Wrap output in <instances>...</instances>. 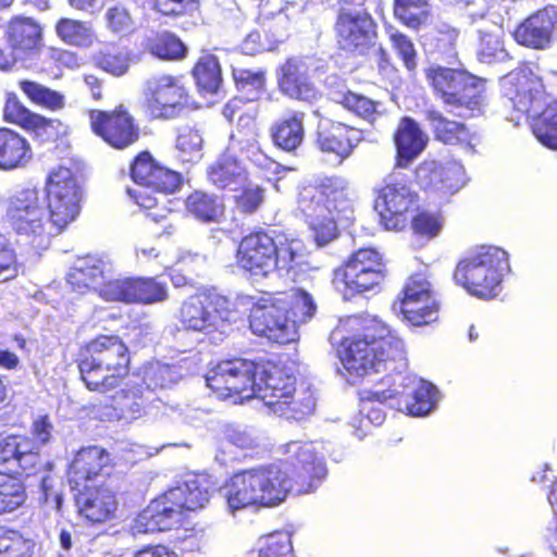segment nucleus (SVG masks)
I'll use <instances>...</instances> for the list:
<instances>
[{"label": "nucleus", "instance_id": "obj_1", "mask_svg": "<svg viewBox=\"0 0 557 557\" xmlns=\"http://www.w3.org/2000/svg\"><path fill=\"white\" fill-rule=\"evenodd\" d=\"M322 450L318 442H292L286 445L288 460L234 473L222 487L228 510L275 507L285 502L294 488L299 494L312 492L315 480L326 473Z\"/></svg>", "mask_w": 557, "mask_h": 557}, {"label": "nucleus", "instance_id": "obj_2", "mask_svg": "<svg viewBox=\"0 0 557 557\" xmlns=\"http://www.w3.org/2000/svg\"><path fill=\"white\" fill-rule=\"evenodd\" d=\"M341 339L338 356L344 368L355 377L379 372L391 361H403V341L375 315H351L341 319L332 332Z\"/></svg>", "mask_w": 557, "mask_h": 557}, {"label": "nucleus", "instance_id": "obj_3", "mask_svg": "<svg viewBox=\"0 0 557 557\" xmlns=\"http://www.w3.org/2000/svg\"><path fill=\"white\" fill-rule=\"evenodd\" d=\"M500 85L511 106L533 117V134L539 141L557 150V100H549L542 79L523 67L503 77Z\"/></svg>", "mask_w": 557, "mask_h": 557}, {"label": "nucleus", "instance_id": "obj_4", "mask_svg": "<svg viewBox=\"0 0 557 557\" xmlns=\"http://www.w3.org/2000/svg\"><path fill=\"white\" fill-rule=\"evenodd\" d=\"M87 352L88 357L79 363V371L88 389L111 391L128 373V348L119 336L96 337L87 345Z\"/></svg>", "mask_w": 557, "mask_h": 557}, {"label": "nucleus", "instance_id": "obj_5", "mask_svg": "<svg viewBox=\"0 0 557 557\" xmlns=\"http://www.w3.org/2000/svg\"><path fill=\"white\" fill-rule=\"evenodd\" d=\"M345 202V184L338 178H326L320 185H309L300 190L298 209L318 246L327 245L337 236L336 216Z\"/></svg>", "mask_w": 557, "mask_h": 557}, {"label": "nucleus", "instance_id": "obj_6", "mask_svg": "<svg viewBox=\"0 0 557 557\" xmlns=\"http://www.w3.org/2000/svg\"><path fill=\"white\" fill-rule=\"evenodd\" d=\"M509 270L507 252L498 247L482 246L468 252L457 264L454 278L479 298L497 295L504 273Z\"/></svg>", "mask_w": 557, "mask_h": 557}, {"label": "nucleus", "instance_id": "obj_7", "mask_svg": "<svg viewBox=\"0 0 557 557\" xmlns=\"http://www.w3.org/2000/svg\"><path fill=\"white\" fill-rule=\"evenodd\" d=\"M5 220L12 230L25 236L36 249L49 246L53 230L47 228L46 212L37 189L26 188L14 194L9 199Z\"/></svg>", "mask_w": 557, "mask_h": 557}, {"label": "nucleus", "instance_id": "obj_8", "mask_svg": "<svg viewBox=\"0 0 557 557\" xmlns=\"http://www.w3.org/2000/svg\"><path fill=\"white\" fill-rule=\"evenodd\" d=\"M50 228L62 232L81 212L83 190L71 169L58 166L50 171L45 184Z\"/></svg>", "mask_w": 557, "mask_h": 557}, {"label": "nucleus", "instance_id": "obj_9", "mask_svg": "<svg viewBox=\"0 0 557 557\" xmlns=\"http://www.w3.org/2000/svg\"><path fill=\"white\" fill-rule=\"evenodd\" d=\"M236 315L228 298L207 292L186 299L181 306L178 320L188 331L224 333L228 324L236 320Z\"/></svg>", "mask_w": 557, "mask_h": 557}, {"label": "nucleus", "instance_id": "obj_10", "mask_svg": "<svg viewBox=\"0 0 557 557\" xmlns=\"http://www.w3.org/2000/svg\"><path fill=\"white\" fill-rule=\"evenodd\" d=\"M425 77L434 91L451 110L480 111L483 103L481 90L467 73L455 69L432 65L425 70Z\"/></svg>", "mask_w": 557, "mask_h": 557}, {"label": "nucleus", "instance_id": "obj_11", "mask_svg": "<svg viewBox=\"0 0 557 557\" xmlns=\"http://www.w3.org/2000/svg\"><path fill=\"white\" fill-rule=\"evenodd\" d=\"M261 363L236 358L223 360L211 368L207 375V386L218 397L239 396L242 399L256 397Z\"/></svg>", "mask_w": 557, "mask_h": 557}, {"label": "nucleus", "instance_id": "obj_12", "mask_svg": "<svg viewBox=\"0 0 557 557\" xmlns=\"http://www.w3.org/2000/svg\"><path fill=\"white\" fill-rule=\"evenodd\" d=\"M131 172L137 187L128 188L127 193L144 209H152L158 202L149 189L172 194L182 181L177 172L161 166L148 152H141L135 159Z\"/></svg>", "mask_w": 557, "mask_h": 557}, {"label": "nucleus", "instance_id": "obj_13", "mask_svg": "<svg viewBox=\"0 0 557 557\" xmlns=\"http://www.w3.org/2000/svg\"><path fill=\"white\" fill-rule=\"evenodd\" d=\"M250 329L270 341L286 344L298 338L297 321L287 314L283 298L256 304L250 311Z\"/></svg>", "mask_w": 557, "mask_h": 557}, {"label": "nucleus", "instance_id": "obj_14", "mask_svg": "<svg viewBox=\"0 0 557 557\" xmlns=\"http://www.w3.org/2000/svg\"><path fill=\"white\" fill-rule=\"evenodd\" d=\"M418 195L396 175H389L377 190L375 209L386 230L398 231L406 226L405 213L417 205Z\"/></svg>", "mask_w": 557, "mask_h": 557}, {"label": "nucleus", "instance_id": "obj_15", "mask_svg": "<svg viewBox=\"0 0 557 557\" xmlns=\"http://www.w3.org/2000/svg\"><path fill=\"white\" fill-rule=\"evenodd\" d=\"M146 107L154 119H171L182 108L187 92L177 76L158 74L146 82Z\"/></svg>", "mask_w": 557, "mask_h": 557}, {"label": "nucleus", "instance_id": "obj_16", "mask_svg": "<svg viewBox=\"0 0 557 557\" xmlns=\"http://www.w3.org/2000/svg\"><path fill=\"white\" fill-rule=\"evenodd\" d=\"M400 311L414 326L426 325L437 320L438 302L423 274L412 275L408 280L404 287Z\"/></svg>", "mask_w": 557, "mask_h": 557}, {"label": "nucleus", "instance_id": "obj_17", "mask_svg": "<svg viewBox=\"0 0 557 557\" xmlns=\"http://www.w3.org/2000/svg\"><path fill=\"white\" fill-rule=\"evenodd\" d=\"M89 120L94 133L113 148L124 149L138 139V128L123 106L112 112L92 110Z\"/></svg>", "mask_w": 557, "mask_h": 557}, {"label": "nucleus", "instance_id": "obj_18", "mask_svg": "<svg viewBox=\"0 0 557 557\" xmlns=\"http://www.w3.org/2000/svg\"><path fill=\"white\" fill-rule=\"evenodd\" d=\"M384 263L379 251L364 248L356 251L347 261L343 281L351 293H363L384 280Z\"/></svg>", "mask_w": 557, "mask_h": 557}, {"label": "nucleus", "instance_id": "obj_19", "mask_svg": "<svg viewBox=\"0 0 557 557\" xmlns=\"http://www.w3.org/2000/svg\"><path fill=\"white\" fill-rule=\"evenodd\" d=\"M416 180L421 188L442 197L459 191L467 183L463 166L457 161L442 164L434 160L422 162L416 170Z\"/></svg>", "mask_w": 557, "mask_h": 557}, {"label": "nucleus", "instance_id": "obj_20", "mask_svg": "<svg viewBox=\"0 0 557 557\" xmlns=\"http://www.w3.org/2000/svg\"><path fill=\"white\" fill-rule=\"evenodd\" d=\"M336 38L344 50L366 48L375 35V24L366 10L341 8L335 23Z\"/></svg>", "mask_w": 557, "mask_h": 557}, {"label": "nucleus", "instance_id": "obj_21", "mask_svg": "<svg viewBox=\"0 0 557 557\" xmlns=\"http://www.w3.org/2000/svg\"><path fill=\"white\" fill-rule=\"evenodd\" d=\"M275 242L267 233L257 232L242 239L237 249V263L252 275L267 276L275 271Z\"/></svg>", "mask_w": 557, "mask_h": 557}, {"label": "nucleus", "instance_id": "obj_22", "mask_svg": "<svg viewBox=\"0 0 557 557\" xmlns=\"http://www.w3.org/2000/svg\"><path fill=\"white\" fill-rule=\"evenodd\" d=\"M401 389L393 388L395 406L399 411L410 416L423 417L429 414L436 406L438 391L434 385L416 377H405L398 384Z\"/></svg>", "mask_w": 557, "mask_h": 557}, {"label": "nucleus", "instance_id": "obj_23", "mask_svg": "<svg viewBox=\"0 0 557 557\" xmlns=\"http://www.w3.org/2000/svg\"><path fill=\"white\" fill-rule=\"evenodd\" d=\"M256 398L263 400L273 412L283 411L285 397H292L296 392L295 377L273 363H261Z\"/></svg>", "mask_w": 557, "mask_h": 557}, {"label": "nucleus", "instance_id": "obj_24", "mask_svg": "<svg viewBox=\"0 0 557 557\" xmlns=\"http://www.w3.org/2000/svg\"><path fill=\"white\" fill-rule=\"evenodd\" d=\"M214 491L211 479L206 474L188 475L186 480L164 493L165 499L173 509L181 513V522L185 511L203 508L210 500Z\"/></svg>", "mask_w": 557, "mask_h": 557}, {"label": "nucleus", "instance_id": "obj_25", "mask_svg": "<svg viewBox=\"0 0 557 557\" xmlns=\"http://www.w3.org/2000/svg\"><path fill=\"white\" fill-rule=\"evenodd\" d=\"M557 32V8L549 5L525 18L515 30L518 44L533 48L546 49Z\"/></svg>", "mask_w": 557, "mask_h": 557}, {"label": "nucleus", "instance_id": "obj_26", "mask_svg": "<svg viewBox=\"0 0 557 557\" xmlns=\"http://www.w3.org/2000/svg\"><path fill=\"white\" fill-rule=\"evenodd\" d=\"M277 82L282 92L293 99L311 101L318 95L306 59H288L280 69Z\"/></svg>", "mask_w": 557, "mask_h": 557}, {"label": "nucleus", "instance_id": "obj_27", "mask_svg": "<svg viewBox=\"0 0 557 557\" xmlns=\"http://www.w3.org/2000/svg\"><path fill=\"white\" fill-rule=\"evenodd\" d=\"M182 524L181 513L173 509L164 494L152 500L133 521V535L162 532Z\"/></svg>", "mask_w": 557, "mask_h": 557}, {"label": "nucleus", "instance_id": "obj_28", "mask_svg": "<svg viewBox=\"0 0 557 557\" xmlns=\"http://www.w3.org/2000/svg\"><path fill=\"white\" fill-rule=\"evenodd\" d=\"M297 13L296 5L289 2L278 7L269 2L261 5L258 23L269 41V48H274L288 38Z\"/></svg>", "mask_w": 557, "mask_h": 557}, {"label": "nucleus", "instance_id": "obj_29", "mask_svg": "<svg viewBox=\"0 0 557 557\" xmlns=\"http://www.w3.org/2000/svg\"><path fill=\"white\" fill-rule=\"evenodd\" d=\"M394 143L397 151L396 165L407 168L424 150L428 136L414 120L403 117L394 134Z\"/></svg>", "mask_w": 557, "mask_h": 557}, {"label": "nucleus", "instance_id": "obj_30", "mask_svg": "<svg viewBox=\"0 0 557 557\" xmlns=\"http://www.w3.org/2000/svg\"><path fill=\"white\" fill-rule=\"evenodd\" d=\"M111 274V263L88 256L75 262L67 273L66 280L72 288L79 293H83L85 288H95L99 292L100 286Z\"/></svg>", "mask_w": 557, "mask_h": 557}, {"label": "nucleus", "instance_id": "obj_31", "mask_svg": "<svg viewBox=\"0 0 557 557\" xmlns=\"http://www.w3.org/2000/svg\"><path fill=\"white\" fill-rule=\"evenodd\" d=\"M5 35L10 48L23 57L39 51L42 45V28L30 17L12 18Z\"/></svg>", "mask_w": 557, "mask_h": 557}, {"label": "nucleus", "instance_id": "obj_32", "mask_svg": "<svg viewBox=\"0 0 557 557\" xmlns=\"http://www.w3.org/2000/svg\"><path fill=\"white\" fill-rule=\"evenodd\" d=\"M77 505L82 515L92 522H103L113 516L117 503L115 495L107 487L84 486L77 496Z\"/></svg>", "mask_w": 557, "mask_h": 557}, {"label": "nucleus", "instance_id": "obj_33", "mask_svg": "<svg viewBox=\"0 0 557 557\" xmlns=\"http://www.w3.org/2000/svg\"><path fill=\"white\" fill-rule=\"evenodd\" d=\"M362 140L361 131L342 123L319 132L318 145L324 152H332L341 159L347 158Z\"/></svg>", "mask_w": 557, "mask_h": 557}, {"label": "nucleus", "instance_id": "obj_34", "mask_svg": "<svg viewBox=\"0 0 557 557\" xmlns=\"http://www.w3.org/2000/svg\"><path fill=\"white\" fill-rule=\"evenodd\" d=\"M208 178L219 188L237 190L247 182V171L230 150L208 168Z\"/></svg>", "mask_w": 557, "mask_h": 557}, {"label": "nucleus", "instance_id": "obj_35", "mask_svg": "<svg viewBox=\"0 0 557 557\" xmlns=\"http://www.w3.org/2000/svg\"><path fill=\"white\" fill-rule=\"evenodd\" d=\"M32 157V148L25 137L12 129L0 128V169L25 166Z\"/></svg>", "mask_w": 557, "mask_h": 557}, {"label": "nucleus", "instance_id": "obj_36", "mask_svg": "<svg viewBox=\"0 0 557 557\" xmlns=\"http://www.w3.org/2000/svg\"><path fill=\"white\" fill-rule=\"evenodd\" d=\"M275 270L281 274H289L302 271L308 264V255L302 240L286 236H277L275 239Z\"/></svg>", "mask_w": 557, "mask_h": 557}, {"label": "nucleus", "instance_id": "obj_37", "mask_svg": "<svg viewBox=\"0 0 557 557\" xmlns=\"http://www.w3.org/2000/svg\"><path fill=\"white\" fill-rule=\"evenodd\" d=\"M109 456L101 447L91 446L81 449L70 466L71 481L78 487L91 480L108 465Z\"/></svg>", "mask_w": 557, "mask_h": 557}, {"label": "nucleus", "instance_id": "obj_38", "mask_svg": "<svg viewBox=\"0 0 557 557\" xmlns=\"http://www.w3.org/2000/svg\"><path fill=\"white\" fill-rule=\"evenodd\" d=\"M111 407L109 412L102 414L103 419L133 421L139 418L144 412L141 391L136 386L122 388L112 397Z\"/></svg>", "mask_w": 557, "mask_h": 557}, {"label": "nucleus", "instance_id": "obj_39", "mask_svg": "<svg viewBox=\"0 0 557 557\" xmlns=\"http://www.w3.org/2000/svg\"><path fill=\"white\" fill-rule=\"evenodd\" d=\"M304 133L302 113L286 116L277 121L271 128L274 145L288 152L301 145Z\"/></svg>", "mask_w": 557, "mask_h": 557}, {"label": "nucleus", "instance_id": "obj_40", "mask_svg": "<svg viewBox=\"0 0 557 557\" xmlns=\"http://www.w3.org/2000/svg\"><path fill=\"white\" fill-rule=\"evenodd\" d=\"M503 38L504 30L497 25L480 30L476 51L480 62L492 64L508 59L509 54L505 49Z\"/></svg>", "mask_w": 557, "mask_h": 557}, {"label": "nucleus", "instance_id": "obj_41", "mask_svg": "<svg viewBox=\"0 0 557 557\" xmlns=\"http://www.w3.org/2000/svg\"><path fill=\"white\" fill-rule=\"evenodd\" d=\"M58 37L70 46L90 47L96 38L91 23L63 17L55 24Z\"/></svg>", "mask_w": 557, "mask_h": 557}, {"label": "nucleus", "instance_id": "obj_42", "mask_svg": "<svg viewBox=\"0 0 557 557\" xmlns=\"http://www.w3.org/2000/svg\"><path fill=\"white\" fill-rule=\"evenodd\" d=\"M426 115L438 140L445 144H470L471 136L463 124L450 121L434 110L428 111Z\"/></svg>", "mask_w": 557, "mask_h": 557}, {"label": "nucleus", "instance_id": "obj_43", "mask_svg": "<svg viewBox=\"0 0 557 557\" xmlns=\"http://www.w3.org/2000/svg\"><path fill=\"white\" fill-rule=\"evenodd\" d=\"M26 499L24 483L16 476L0 471V515L17 510Z\"/></svg>", "mask_w": 557, "mask_h": 557}, {"label": "nucleus", "instance_id": "obj_44", "mask_svg": "<svg viewBox=\"0 0 557 557\" xmlns=\"http://www.w3.org/2000/svg\"><path fill=\"white\" fill-rule=\"evenodd\" d=\"M144 47L160 59H180L185 55L183 42L170 33L150 34L144 40Z\"/></svg>", "mask_w": 557, "mask_h": 557}, {"label": "nucleus", "instance_id": "obj_45", "mask_svg": "<svg viewBox=\"0 0 557 557\" xmlns=\"http://www.w3.org/2000/svg\"><path fill=\"white\" fill-rule=\"evenodd\" d=\"M186 209L196 219L205 222L216 221L223 213L221 201L202 191H195L188 196Z\"/></svg>", "mask_w": 557, "mask_h": 557}, {"label": "nucleus", "instance_id": "obj_46", "mask_svg": "<svg viewBox=\"0 0 557 557\" xmlns=\"http://www.w3.org/2000/svg\"><path fill=\"white\" fill-rule=\"evenodd\" d=\"M194 76L200 89L214 94L221 83V67L218 59L212 54L202 55L194 67Z\"/></svg>", "mask_w": 557, "mask_h": 557}, {"label": "nucleus", "instance_id": "obj_47", "mask_svg": "<svg viewBox=\"0 0 557 557\" xmlns=\"http://www.w3.org/2000/svg\"><path fill=\"white\" fill-rule=\"evenodd\" d=\"M332 98L348 111L354 112L369 122H373L380 114L377 110L379 104L361 95L351 91L335 90L332 92Z\"/></svg>", "mask_w": 557, "mask_h": 557}, {"label": "nucleus", "instance_id": "obj_48", "mask_svg": "<svg viewBox=\"0 0 557 557\" xmlns=\"http://www.w3.org/2000/svg\"><path fill=\"white\" fill-rule=\"evenodd\" d=\"M202 148L203 138L198 129L189 126L178 129L176 150L182 162L197 163L200 161L203 154Z\"/></svg>", "mask_w": 557, "mask_h": 557}, {"label": "nucleus", "instance_id": "obj_49", "mask_svg": "<svg viewBox=\"0 0 557 557\" xmlns=\"http://www.w3.org/2000/svg\"><path fill=\"white\" fill-rule=\"evenodd\" d=\"M18 86L26 97L38 106L52 111L61 110L65 106V98L62 94L39 83L25 79L21 81Z\"/></svg>", "mask_w": 557, "mask_h": 557}, {"label": "nucleus", "instance_id": "obj_50", "mask_svg": "<svg viewBox=\"0 0 557 557\" xmlns=\"http://www.w3.org/2000/svg\"><path fill=\"white\" fill-rule=\"evenodd\" d=\"M283 404L286 408L283 411H274V413L287 419L301 420L314 411L315 397L310 388L305 387L296 389L292 397H285Z\"/></svg>", "mask_w": 557, "mask_h": 557}, {"label": "nucleus", "instance_id": "obj_51", "mask_svg": "<svg viewBox=\"0 0 557 557\" xmlns=\"http://www.w3.org/2000/svg\"><path fill=\"white\" fill-rule=\"evenodd\" d=\"M285 301V307L290 306L294 319L299 323H305L310 320L315 311L317 305L313 297L301 288H292L287 293L281 295Z\"/></svg>", "mask_w": 557, "mask_h": 557}, {"label": "nucleus", "instance_id": "obj_52", "mask_svg": "<svg viewBox=\"0 0 557 557\" xmlns=\"http://www.w3.org/2000/svg\"><path fill=\"white\" fill-rule=\"evenodd\" d=\"M4 120L20 125L24 128H36L44 124L45 119L38 114L32 113L17 99L16 95L8 94L3 108Z\"/></svg>", "mask_w": 557, "mask_h": 557}, {"label": "nucleus", "instance_id": "obj_53", "mask_svg": "<svg viewBox=\"0 0 557 557\" xmlns=\"http://www.w3.org/2000/svg\"><path fill=\"white\" fill-rule=\"evenodd\" d=\"M134 277H116L112 274L100 286L99 295L107 301L135 302Z\"/></svg>", "mask_w": 557, "mask_h": 557}, {"label": "nucleus", "instance_id": "obj_54", "mask_svg": "<svg viewBox=\"0 0 557 557\" xmlns=\"http://www.w3.org/2000/svg\"><path fill=\"white\" fill-rule=\"evenodd\" d=\"M386 400H395L393 389L363 392L361 396V412L366 414V419L374 424L381 425L385 420V413L382 405Z\"/></svg>", "mask_w": 557, "mask_h": 557}, {"label": "nucleus", "instance_id": "obj_55", "mask_svg": "<svg viewBox=\"0 0 557 557\" xmlns=\"http://www.w3.org/2000/svg\"><path fill=\"white\" fill-rule=\"evenodd\" d=\"M34 543L18 532L0 528V557H29Z\"/></svg>", "mask_w": 557, "mask_h": 557}, {"label": "nucleus", "instance_id": "obj_56", "mask_svg": "<svg viewBox=\"0 0 557 557\" xmlns=\"http://www.w3.org/2000/svg\"><path fill=\"white\" fill-rule=\"evenodd\" d=\"M394 13L404 24L417 27L426 17L428 3L425 0H394Z\"/></svg>", "mask_w": 557, "mask_h": 557}, {"label": "nucleus", "instance_id": "obj_57", "mask_svg": "<svg viewBox=\"0 0 557 557\" xmlns=\"http://www.w3.org/2000/svg\"><path fill=\"white\" fill-rule=\"evenodd\" d=\"M135 302L154 304L168 298V289L164 283L154 278L134 277Z\"/></svg>", "mask_w": 557, "mask_h": 557}, {"label": "nucleus", "instance_id": "obj_58", "mask_svg": "<svg viewBox=\"0 0 557 557\" xmlns=\"http://www.w3.org/2000/svg\"><path fill=\"white\" fill-rule=\"evenodd\" d=\"M444 223V216L440 211L422 210L413 216L411 225L414 233L433 238L441 233Z\"/></svg>", "mask_w": 557, "mask_h": 557}, {"label": "nucleus", "instance_id": "obj_59", "mask_svg": "<svg viewBox=\"0 0 557 557\" xmlns=\"http://www.w3.org/2000/svg\"><path fill=\"white\" fill-rule=\"evenodd\" d=\"M292 552L290 534L280 531L269 534L262 540L258 557H289Z\"/></svg>", "mask_w": 557, "mask_h": 557}, {"label": "nucleus", "instance_id": "obj_60", "mask_svg": "<svg viewBox=\"0 0 557 557\" xmlns=\"http://www.w3.org/2000/svg\"><path fill=\"white\" fill-rule=\"evenodd\" d=\"M233 76L238 89L249 95L253 100L264 87V73L262 71H250L247 69H234Z\"/></svg>", "mask_w": 557, "mask_h": 557}, {"label": "nucleus", "instance_id": "obj_61", "mask_svg": "<svg viewBox=\"0 0 557 557\" xmlns=\"http://www.w3.org/2000/svg\"><path fill=\"white\" fill-rule=\"evenodd\" d=\"M175 379V373L171 367L154 363L145 371L144 382L148 388L156 389L171 386Z\"/></svg>", "mask_w": 557, "mask_h": 557}, {"label": "nucleus", "instance_id": "obj_62", "mask_svg": "<svg viewBox=\"0 0 557 557\" xmlns=\"http://www.w3.org/2000/svg\"><path fill=\"white\" fill-rule=\"evenodd\" d=\"M236 191H239L235 195L236 203L244 212H253L263 202V189L248 181Z\"/></svg>", "mask_w": 557, "mask_h": 557}, {"label": "nucleus", "instance_id": "obj_63", "mask_svg": "<svg viewBox=\"0 0 557 557\" xmlns=\"http://www.w3.org/2000/svg\"><path fill=\"white\" fill-rule=\"evenodd\" d=\"M107 27L113 33H128L133 28V20L126 8L113 5L104 14Z\"/></svg>", "mask_w": 557, "mask_h": 557}, {"label": "nucleus", "instance_id": "obj_64", "mask_svg": "<svg viewBox=\"0 0 557 557\" xmlns=\"http://www.w3.org/2000/svg\"><path fill=\"white\" fill-rule=\"evenodd\" d=\"M389 39L406 67L413 70L417 66V53L411 40L404 34L394 30L389 32Z\"/></svg>", "mask_w": 557, "mask_h": 557}]
</instances>
